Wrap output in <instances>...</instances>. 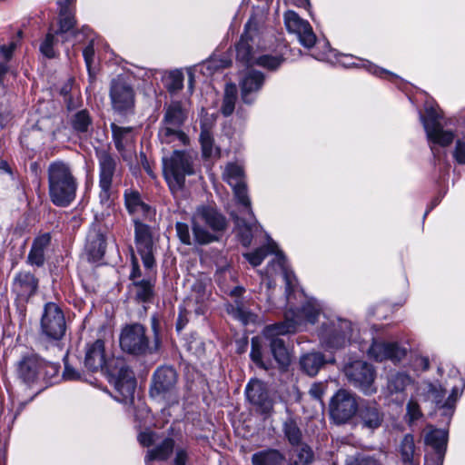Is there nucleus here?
Segmentation results:
<instances>
[{"mask_svg": "<svg viewBox=\"0 0 465 465\" xmlns=\"http://www.w3.org/2000/svg\"><path fill=\"white\" fill-rule=\"evenodd\" d=\"M153 339L147 335L146 328L141 323H130L124 326L119 336L122 351L136 357H145L159 352L161 338L159 323L155 317L152 318Z\"/></svg>", "mask_w": 465, "mask_h": 465, "instance_id": "obj_1", "label": "nucleus"}, {"mask_svg": "<svg viewBox=\"0 0 465 465\" xmlns=\"http://www.w3.org/2000/svg\"><path fill=\"white\" fill-rule=\"evenodd\" d=\"M47 180L49 197L55 206L67 207L74 201L78 183L68 163L62 160L50 163Z\"/></svg>", "mask_w": 465, "mask_h": 465, "instance_id": "obj_2", "label": "nucleus"}, {"mask_svg": "<svg viewBox=\"0 0 465 465\" xmlns=\"http://www.w3.org/2000/svg\"><path fill=\"white\" fill-rule=\"evenodd\" d=\"M67 324L62 307L54 302L44 304L39 322L38 341L41 347L61 352V341L65 336Z\"/></svg>", "mask_w": 465, "mask_h": 465, "instance_id": "obj_3", "label": "nucleus"}, {"mask_svg": "<svg viewBox=\"0 0 465 465\" xmlns=\"http://www.w3.org/2000/svg\"><path fill=\"white\" fill-rule=\"evenodd\" d=\"M261 48V36L258 29L251 22H248L236 45V59L247 67L258 65L268 70H276L282 64V59L276 55H260Z\"/></svg>", "mask_w": 465, "mask_h": 465, "instance_id": "obj_4", "label": "nucleus"}, {"mask_svg": "<svg viewBox=\"0 0 465 465\" xmlns=\"http://www.w3.org/2000/svg\"><path fill=\"white\" fill-rule=\"evenodd\" d=\"M301 323L302 317L290 311L286 312L284 321L267 325L262 331L273 359L282 367L290 363V355L285 341L279 336L296 332Z\"/></svg>", "mask_w": 465, "mask_h": 465, "instance_id": "obj_5", "label": "nucleus"}, {"mask_svg": "<svg viewBox=\"0 0 465 465\" xmlns=\"http://www.w3.org/2000/svg\"><path fill=\"white\" fill-rule=\"evenodd\" d=\"M60 365L47 361L35 353L24 355L15 364L17 378L25 385L32 387L53 382L58 376Z\"/></svg>", "mask_w": 465, "mask_h": 465, "instance_id": "obj_6", "label": "nucleus"}, {"mask_svg": "<svg viewBox=\"0 0 465 465\" xmlns=\"http://www.w3.org/2000/svg\"><path fill=\"white\" fill-rule=\"evenodd\" d=\"M163 116L158 130V138L162 143L174 146L186 145L189 137L182 130L187 120V110L181 101H172L164 106Z\"/></svg>", "mask_w": 465, "mask_h": 465, "instance_id": "obj_7", "label": "nucleus"}, {"mask_svg": "<svg viewBox=\"0 0 465 465\" xmlns=\"http://www.w3.org/2000/svg\"><path fill=\"white\" fill-rule=\"evenodd\" d=\"M226 226L225 217L213 206L198 207L192 218L193 240L200 245L218 241L215 233L223 232Z\"/></svg>", "mask_w": 465, "mask_h": 465, "instance_id": "obj_8", "label": "nucleus"}, {"mask_svg": "<svg viewBox=\"0 0 465 465\" xmlns=\"http://www.w3.org/2000/svg\"><path fill=\"white\" fill-rule=\"evenodd\" d=\"M193 162V154L182 150H174L170 156L163 158V177L173 194L182 193L186 176L195 173Z\"/></svg>", "mask_w": 465, "mask_h": 465, "instance_id": "obj_9", "label": "nucleus"}, {"mask_svg": "<svg viewBox=\"0 0 465 465\" xmlns=\"http://www.w3.org/2000/svg\"><path fill=\"white\" fill-rule=\"evenodd\" d=\"M95 157L98 162L99 201L103 206L109 207L113 203V183L122 175L123 166L119 157L108 149L96 148Z\"/></svg>", "mask_w": 465, "mask_h": 465, "instance_id": "obj_10", "label": "nucleus"}, {"mask_svg": "<svg viewBox=\"0 0 465 465\" xmlns=\"http://www.w3.org/2000/svg\"><path fill=\"white\" fill-rule=\"evenodd\" d=\"M179 375L173 366L156 368L151 377L149 395L156 401H168L177 395Z\"/></svg>", "mask_w": 465, "mask_h": 465, "instance_id": "obj_11", "label": "nucleus"}, {"mask_svg": "<svg viewBox=\"0 0 465 465\" xmlns=\"http://www.w3.org/2000/svg\"><path fill=\"white\" fill-rule=\"evenodd\" d=\"M277 244L274 242H269L267 245H263L255 249L252 252L244 253V258L253 266H259L266 256L270 253H276L275 259L272 261V264L276 263L280 269L282 271L283 278L286 284V295L287 299H290L291 292L294 291L296 286V277L292 272H290L286 268V257L282 252H276Z\"/></svg>", "mask_w": 465, "mask_h": 465, "instance_id": "obj_12", "label": "nucleus"}, {"mask_svg": "<svg viewBox=\"0 0 465 465\" xmlns=\"http://www.w3.org/2000/svg\"><path fill=\"white\" fill-rule=\"evenodd\" d=\"M440 118V115L433 108L426 109L425 115L420 114V120L434 157H436L438 152L435 145L447 147L452 143L455 138L454 132L443 129Z\"/></svg>", "mask_w": 465, "mask_h": 465, "instance_id": "obj_13", "label": "nucleus"}, {"mask_svg": "<svg viewBox=\"0 0 465 465\" xmlns=\"http://www.w3.org/2000/svg\"><path fill=\"white\" fill-rule=\"evenodd\" d=\"M109 96L112 108L122 115L133 113L135 104V93L133 86L121 76L111 81Z\"/></svg>", "mask_w": 465, "mask_h": 465, "instance_id": "obj_14", "label": "nucleus"}, {"mask_svg": "<svg viewBox=\"0 0 465 465\" xmlns=\"http://www.w3.org/2000/svg\"><path fill=\"white\" fill-rule=\"evenodd\" d=\"M351 322L336 319L323 322L320 331L322 343L330 349H339L346 345L351 337Z\"/></svg>", "mask_w": 465, "mask_h": 465, "instance_id": "obj_15", "label": "nucleus"}, {"mask_svg": "<svg viewBox=\"0 0 465 465\" xmlns=\"http://www.w3.org/2000/svg\"><path fill=\"white\" fill-rule=\"evenodd\" d=\"M344 373L349 381L364 394L376 392L375 370L371 364L362 361H352L344 367Z\"/></svg>", "mask_w": 465, "mask_h": 465, "instance_id": "obj_16", "label": "nucleus"}, {"mask_svg": "<svg viewBox=\"0 0 465 465\" xmlns=\"http://www.w3.org/2000/svg\"><path fill=\"white\" fill-rule=\"evenodd\" d=\"M359 405L354 394L339 390L331 400L330 413L336 423H345L358 412Z\"/></svg>", "mask_w": 465, "mask_h": 465, "instance_id": "obj_17", "label": "nucleus"}, {"mask_svg": "<svg viewBox=\"0 0 465 465\" xmlns=\"http://www.w3.org/2000/svg\"><path fill=\"white\" fill-rule=\"evenodd\" d=\"M284 25L289 33L295 34L299 42L306 48L312 47L316 43V35L307 20L292 11L288 10L283 15Z\"/></svg>", "mask_w": 465, "mask_h": 465, "instance_id": "obj_18", "label": "nucleus"}, {"mask_svg": "<svg viewBox=\"0 0 465 465\" xmlns=\"http://www.w3.org/2000/svg\"><path fill=\"white\" fill-rule=\"evenodd\" d=\"M448 441V432L444 430L430 429L424 436V442L431 448L425 455V465H442Z\"/></svg>", "mask_w": 465, "mask_h": 465, "instance_id": "obj_19", "label": "nucleus"}, {"mask_svg": "<svg viewBox=\"0 0 465 465\" xmlns=\"http://www.w3.org/2000/svg\"><path fill=\"white\" fill-rule=\"evenodd\" d=\"M413 384V379L406 372L391 373L384 389L385 397L398 405H402L408 397L407 390Z\"/></svg>", "mask_w": 465, "mask_h": 465, "instance_id": "obj_20", "label": "nucleus"}, {"mask_svg": "<svg viewBox=\"0 0 465 465\" xmlns=\"http://www.w3.org/2000/svg\"><path fill=\"white\" fill-rule=\"evenodd\" d=\"M116 395L115 399L121 402H132L136 388V379L134 371L127 366H123L112 377Z\"/></svg>", "mask_w": 465, "mask_h": 465, "instance_id": "obj_21", "label": "nucleus"}, {"mask_svg": "<svg viewBox=\"0 0 465 465\" xmlns=\"http://www.w3.org/2000/svg\"><path fill=\"white\" fill-rule=\"evenodd\" d=\"M264 81L265 76L262 72L247 68L239 82L242 101L244 104H252L262 88Z\"/></svg>", "mask_w": 465, "mask_h": 465, "instance_id": "obj_22", "label": "nucleus"}, {"mask_svg": "<svg viewBox=\"0 0 465 465\" xmlns=\"http://www.w3.org/2000/svg\"><path fill=\"white\" fill-rule=\"evenodd\" d=\"M135 243L141 255L144 268L151 272L155 267L153 256V242L147 226L138 223L135 225Z\"/></svg>", "mask_w": 465, "mask_h": 465, "instance_id": "obj_23", "label": "nucleus"}, {"mask_svg": "<svg viewBox=\"0 0 465 465\" xmlns=\"http://www.w3.org/2000/svg\"><path fill=\"white\" fill-rule=\"evenodd\" d=\"M383 412L376 401H362L359 405L357 418L362 427L371 430L379 428L383 421Z\"/></svg>", "mask_w": 465, "mask_h": 465, "instance_id": "obj_24", "label": "nucleus"}, {"mask_svg": "<svg viewBox=\"0 0 465 465\" xmlns=\"http://www.w3.org/2000/svg\"><path fill=\"white\" fill-rule=\"evenodd\" d=\"M371 358L377 361L391 360L400 361L404 358L406 351L401 348L396 342L374 341L368 350Z\"/></svg>", "mask_w": 465, "mask_h": 465, "instance_id": "obj_25", "label": "nucleus"}, {"mask_svg": "<svg viewBox=\"0 0 465 465\" xmlns=\"http://www.w3.org/2000/svg\"><path fill=\"white\" fill-rule=\"evenodd\" d=\"M84 367L90 371L103 370L106 363L104 341L97 339L85 346Z\"/></svg>", "mask_w": 465, "mask_h": 465, "instance_id": "obj_26", "label": "nucleus"}, {"mask_svg": "<svg viewBox=\"0 0 465 465\" xmlns=\"http://www.w3.org/2000/svg\"><path fill=\"white\" fill-rule=\"evenodd\" d=\"M247 400L253 405L257 406L262 412H268L272 402L269 397V393L264 384L258 381L252 380L249 381L245 388Z\"/></svg>", "mask_w": 465, "mask_h": 465, "instance_id": "obj_27", "label": "nucleus"}, {"mask_svg": "<svg viewBox=\"0 0 465 465\" xmlns=\"http://www.w3.org/2000/svg\"><path fill=\"white\" fill-rule=\"evenodd\" d=\"M38 289V279L29 272H19L12 283L13 292L22 300L27 302Z\"/></svg>", "mask_w": 465, "mask_h": 465, "instance_id": "obj_28", "label": "nucleus"}, {"mask_svg": "<svg viewBox=\"0 0 465 465\" xmlns=\"http://www.w3.org/2000/svg\"><path fill=\"white\" fill-rule=\"evenodd\" d=\"M113 141L121 156L124 159L126 153L134 148L135 138L133 127H122L114 123L111 124Z\"/></svg>", "mask_w": 465, "mask_h": 465, "instance_id": "obj_29", "label": "nucleus"}, {"mask_svg": "<svg viewBox=\"0 0 465 465\" xmlns=\"http://www.w3.org/2000/svg\"><path fill=\"white\" fill-rule=\"evenodd\" d=\"M155 276H147V278L131 282L128 291L133 298L138 303L151 302L154 296Z\"/></svg>", "mask_w": 465, "mask_h": 465, "instance_id": "obj_30", "label": "nucleus"}, {"mask_svg": "<svg viewBox=\"0 0 465 465\" xmlns=\"http://www.w3.org/2000/svg\"><path fill=\"white\" fill-rule=\"evenodd\" d=\"M51 243V235L45 232L36 236L27 255V263L31 266L42 267L45 262V251Z\"/></svg>", "mask_w": 465, "mask_h": 465, "instance_id": "obj_31", "label": "nucleus"}, {"mask_svg": "<svg viewBox=\"0 0 465 465\" xmlns=\"http://www.w3.org/2000/svg\"><path fill=\"white\" fill-rule=\"evenodd\" d=\"M232 216L242 244L244 247L250 246L252 241L253 232H255L260 226L255 216L253 215V218H252L246 214H242V216H240L235 213H232Z\"/></svg>", "mask_w": 465, "mask_h": 465, "instance_id": "obj_32", "label": "nucleus"}, {"mask_svg": "<svg viewBox=\"0 0 465 465\" xmlns=\"http://www.w3.org/2000/svg\"><path fill=\"white\" fill-rule=\"evenodd\" d=\"M86 252L89 259L93 262L101 260L106 250V239L101 231H93L87 236V242L85 245Z\"/></svg>", "mask_w": 465, "mask_h": 465, "instance_id": "obj_33", "label": "nucleus"}, {"mask_svg": "<svg viewBox=\"0 0 465 465\" xmlns=\"http://www.w3.org/2000/svg\"><path fill=\"white\" fill-rule=\"evenodd\" d=\"M174 440L172 438H165L161 442H156L154 446L147 450L144 460L146 464L150 461H164L173 452Z\"/></svg>", "mask_w": 465, "mask_h": 465, "instance_id": "obj_34", "label": "nucleus"}, {"mask_svg": "<svg viewBox=\"0 0 465 465\" xmlns=\"http://www.w3.org/2000/svg\"><path fill=\"white\" fill-rule=\"evenodd\" d=\"M252 465H284L285 457L278 450L267 449L252 456Z\"/></svg>", "mask_w": 465, "mask_h": 465, "instance_id": "obj_35", "label": "nucleus"}, {"mask_svg": "<svg viewBox=\"0 0 465 465\" xmlns=\"http://www.w3.org/2000/svg\"><path fill=\"white\" fill-rule=\"evenodd\" d=\"M124 204L131 214H146L149 211V206L143 203L141 194L138 191L134 189H127L124 193Z\"/></svg>", "mask_w": 465, "mask_h": 465, "instance_id": "obj_36", "label": "nucleus"}, {"mask_svg": "<svg viewBox=\"0 0 465 465\" xmlns=\"http://www.w3.org/2000/svg\"><path fill=\"white\" fill-rule=\"evenodd\" d=\"M324 363V356L320 352L305 354L300 360L302 370L309 376H315Z\"/></svg>", "mask_w": 465, "mask_h": 465, "instance_id": "obj_37", "label": "nucleus"}, {"mask_svg": "<svg viewBox=\"0 0 465 465\" xmlns=\"http://www.w3.org/2000/svg\"><path fill=\"white\" fill-rule=\"evenodd\" d=\"M70 124L74 132L76 134H87L91 130L93 124V119L89 111L83 109L74 114L71 116Z\"/></svg>", "mask_w": 465, "mask_h": 465, "instance_id": "obj_38", "label": "nucleus"}, {"mask_svg": "<svg viewBox=\"0 0 465 465\" xmlns=\"http://www.w3.org/2000/svg\"><path fill=\"white\" fill-rule=\"evenodd\" d=\"M59 29L55 30V34L66 33L75 25L74 11L73 7L59 3Z\"/></svg>", "mask_w": 465, "mask_h": 465, "instance_id": "obj_39", "label": "nucleus"}, {"mask_svg": "<svg viewBox=\"0 0 465 465\" xmlns=\"http://www.w3.org/2000/svg\"><path fill=\"white\" fill-rule=\"evenodd\" d=\"M282 431L289 443L292 446L299 445L302 433L295 419L289 417L282 424Z\"/></svg>", "mask_w": 465, "mask_h": 465, "instance_id": "obj_40", "label": "nucleus"}, {"mask_svg": "<svg viewBox=\"0 0 465 465\" xmlns=\"http://www.w3.org/2000/svg\"><path fill=\"white\" fill-rule=\"evenodd\" d=\"M252 349L250 357L252 361L259 367L264 370H268L271 367V363L266 360V356L262 351V345L261 343L260 337H253L251 341Z\"/></svg>", "mask_w": 465, "mask_h": 465, "instance_id": "obj_41", "label": "nucleus"}, {"mask_svg": "<svg viewBox=\"0 0 465 465\" xmlns=\"http://www.w3.org/2000/svg\"><path fill=\"white\" fill-rule=\"evenodd\" d=\"M415 450L416 447L413 435L410 433L404 435L399 446L401 462H410L411 460H416Z\"/></svg>", "mask_w": 465, "mask_h": 465, "instance_id": "obj_42", "label": "nucleus"}, {"mask_svg": "<svg viewBox=\"0 0 465 465\" xmlns=\"http://www.w3.org/2000/svg\"><path fill=\"white\" fill-rule=\"evenodd\" d=\"M237 98V89L234 84H228L225 86L224 95L221 107V112L224 116H230L235 108Z\"/></svg>", "mask_w": 465, "mask_h": 465, "instance_id": "obj_43", "label": "nucleus"}, {"mask_svg": "<svg viewBox=\"0 0 465 465\" xmlns=\"http://www.w3.org/2000/svg\"><path fill=\"white\" fill-rule=\"evenodd\" d=\"M238 203L242 205L241 214H246L253 218V212L251 207V201L247 193V187L245 183L237 184V186H231Z\"/></svg>", "mask_w": 465, "mask_h": 465, "instance_id": "obj_44", "label": "nucleus"}, {"mask_svg": "<svg viewBox=\"0 0 465 465\" xmlns=\"http://www.w3.org/2000/svg\"><path fill=\"white\" fill-rule=\"evenodd\" d=\"M223 180L230 186H237V184L244 183L243 169L236 163H228L223 172Z\"/></svg>", "mask_w": 465, "mask_h": 465, "instance_id": "obj_45", "label": "nucleus"}, {"mask_svg": "<svg viewBox=\"0 0 465 465\" xmlns=\"http://www.w3.org/2000/svg\"><path fill=\"white\" fill-rule=\"evenodd\" d=\"M321 312V307L314 299L308 300L302 307L301 313L309 322L314 323Z\"/></svg>", "mask_w": 465, "mask_h": 465, "instance_id": "obj_46", "label": "nucleus"}, {"mask_svg": "<svg viewBox=\"0 0 465 465\" xmlns=\"http://www.w3.org/2000/svg\"><path fill=\"white\" fill-rule=\"evenodd\" d=\"M191 300H194L198 307L195 308L197 314H203L204 312V302L208 299V294L205 291V287L202 283H196L193 287L191 294Z\"/></svg>", "mask_w": 465, "mask_h": 465, "instance_id": "obj_47", "label": "nucleus"}, {"mask_svg": "<svg viewBox=\"0 0 465 465\" xmlns=\"http://www.w3.org/2000/svg\"><path fill=\"white\" fill-rule=\"evenodd\" d=\"M227 311L243 324H247L252 318V314L244 309L242 302L240 300H236L234 304H230Z\"/></svg>", "mask_w": 465, "mask_h": 465, "instance_id": "obj_48", "label": "nucleus"}, {"mask_svg": "<svg viewBox=\"0 0 465 465\" xmlns=\"http://www.w3.org/2000/svg\"><path fill=\"white\" fill-rule=\"evenodd\" d=\"M314 454L308 445H302L295 450L294 465H308L313 461Z\"/></svg>", "mask_w": 465, "mask_h": 465, "instance_id": "obj_49", "label": "nucleus"}, {"mask_svg": "<svg viewBox=\"0 0 465 465\" xmlns=\"http://www.w3.org/2000/svg\"><path fill=\"white\" fill-rule=\"evenodd\" d=\"M165 85L170 93H177L183 86V74L181 71H173L166 78Z\"/></svg>", "mask_w": 465, "mask_h": 465, "instance_id": "obj_50", "label": "nucleus"}, {"mask_svg": "<svg viewBox=\"0 0 465 465\" xmlns=\"http://www.w3.org/2000/svg\"><path fill=\"white\" fill-rule=\"evenodd\" d=\"M55 31L53 30V28H49V32L46 34L45 38L40 45V51L41 53L48 57L53 58L55 55L54 50V45L55 42Z\"/></svg>", "mask_w": 465, "mask_h": 465, "instance_id": "obj_51", "label": "nucleus"}, {"mask_svg": "<svg viewBox=\"0 0 465 465\" xmlns=\"http://www.w3.org/2000/svg\"><path fill=\"white\" fill-rule=\"evenodd\" d=\"M428 397L430 398L439 407L444 403V398L446 395V390L440 384L428 383L427 385Z\"/></svg>", "mask_w": 465, "mask_h": 465, "instance_id": "obj_52", "label": "nucleus"}, {"mask_svg": "<svg viewBox=\"0 0 465 465\" xmlns=\"http://www.w3.org/2000/svg\"><path fill=\"white\" fill-rule=\"evenodd\" d=\"M200 143L202 146L203 155L204 157H211L213 155V139L210 133L203 130L200 134Z\"/></svg>", "mask_w": 465, "mask_h": 465, "instance_id": "obj_53", "label": "nucleus"}, {"mask_svg": "<svg viewBox=\"0 0 465 465\" xmlns=\"http://www.w3.org/2000/svg\"><path fill=\"white\" fill-rule=\"evenodd\" d=\"M176 234L182 243L191 245L193 243L190 229L187 223L178 222L175 224Z\"/></svg>", "mask_w": 465, "mask_h": 465, "instance_id": "obj_54", "label": "nucleus"}, {"mask_svg": "<svg viewBox=\"0 0 465 465\" xmlns=\"http://www.w3.org/2000/svg\"><path fill=\"white\" fill-rule=\"evenodd\" d=\"M345 465H382L377 459L367 456V455H360L354 458H351L346 461Z\"/></svg>", "mask_w": 465, "mask_h": 465, "instance_id": "obj_55", "label": "nucleus"}, {"mask_svg": "<svg viewBox=\"0 0 465 465\" xmlns=\"http://www.w3.org/2000/svg\"><path fill=\"white\" fill-rule=\"evenodd\" d=\"M452 156L458 164L465 165V141L460 139L456 141Z\"/></svg>", "mask_w": 465, "mask_h": 465, "instance_id": "obj_56", "label": "nucleus"}, {"mask_svg": "<svg viewBox=\"0 0 465 465\" xmlns=\"http://www.w3.org/2000/svg\"><path fill=\"white\" fill-rule=\"evenodd\" d=\"M407 416L409 417L410 422H413L422 416L421 411L417 401L413 400L409 401L407 404Z\"/></svg>", "mask_w": 465, "mask_h": 465, "instance_id": "obj_57", "label": "nucleus"}, {"mask_svg": "<svg viewBox=\"0 0 465 465\" xmlns=\"http://www.w3.org/2000/svg\"><path fill=\"white\" fill-rule=\"evenodd\" d=\"M16 48L15 42L12 41L6 45H0V60L9 62Z\"/></svg>", "mask_w": 465, "mask_h": 465, "instance_id": "obj_58", "label": "nucleus"}, {"mask_svg": "<svg viewBox=\"0 0 465 465\" xmlns=\"http://www.w3.org/2000/svg\"><path fill=\"white\" fill-rule=\"evenodd\" d=\"M157 435L153 431H143L138 435V441L143 447H151L156 443Z\"/></svg>", "mask_w": 465, "mask_h": 465, "instance_id": "obj_59", "label": "nucleus"}, {"mask_svg": "<svg viewBox=\"0 0 465 465\" xmlns=\"http://www.w3.org/2000/svg\"><path fill=\"white\" fill-rule=\"evenodd\" d=\"M460 393L461 392L459 391V389L456 386H454L451 390V393L450 394L448 399L444 401L441 408L446 409L448 411H452L454 409L455 403H456L459 396L460 395Z\"/></svg>", "mask_w": 465, "mask_h": 465, "instance_id": "obj_60", "label": "nucleus"}, {"mask_svg": "<svg viewBox=\"0 0 465 465\" xmlns=\"http://www.w3.org/2000/svg\"><path fill=\"white\" fill-rule=\"evenodd\" d=\"M63 378L66 381H78L81 379V373L67 362H64Z\"/></svg>", "mask_w": 465, "mask_h": 465, "instance_id": "obj_61", "label": "nucleus"}, {"mask_svg": "<svg viewBox=\"0 0 465 465\" xmlns=\"http://www.w3.org/2000/svg\"><path fill=\"white\" fill-rule=\"evenodd\" d=\"M83 55L88 69H90L91 64L94 62V48L93 40L89 42V44L84 47L83 51Z\"/></svg>", "mask_w": 465, "mask_h": 465, "instance_id": "obj_62", "label": "nucleus"}, {"mask_svg": "<svg viewBox=\"0 0 465 465\" xmlns=\"http://www.w3.org/2000/svg\"><path fill=\"white\" fill-rule=\"evenodd\" d=\"M141 276H142V272L140 270L138 261L135 258V256L133 255L132 256V270H131V272L129 275V279L132 281V282H134L135 281L142 280Z\"/></svg>", "mask_w": 465, "mask_h": 465, "instance_id": "obj_63", "label": "nucleus"}, {"mask_svg": "<svg viewBox=\"0 0 465 465\" xmlns=\"http://www.w3.org/2000/svg\"><path fill=\"white\" fill-rule=\"evenodd\" d=\"M309 394L314 400L322 401L324 394L323 385L322 383H313L309 390Z\"/></svg>", "mask_w": 465, "mask_h": 465, "instance_id": "obj_64", "label": "nucleus"}]
</instances>
